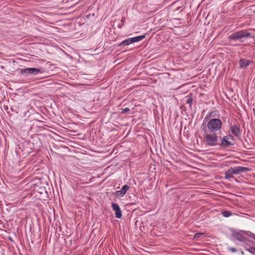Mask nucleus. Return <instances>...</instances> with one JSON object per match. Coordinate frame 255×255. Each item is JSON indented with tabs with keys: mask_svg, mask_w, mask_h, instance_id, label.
<instances>
[{
	"mask_svg": "<svg viewBox=\"0 0 255 255\" xmlns=\"http://www.w3.org/2000/svg\"><path fill=\"white\" fill-rule=\"evenodd\" d=\"M219 136L216 132L206 133L204 135L203 142L206 145L209 146H216L219 145Z\"/></svg>",
	"mask_w": 255,
	"mask_h": 255,
	"instance_id": "1",
	"label": "nucleus"
},
{
	"mask_svg": "<svg viewBox=\"0 0 255 255\" xmlns=\"http://www.w3.org/2000/svg\"><path fill=\"white\" fill-rule=\"evenodd\" d=\"M223 123L218 118H213L207 123V128L211 132H216L220 130L222 127Z\"/></svg>",
	"mask_w": 255,
	"mask_h": 255,
	"instance_id": "2",
	"label": "nucleus"
},
{
	"mask_svg": "<svg viewBox=\"0 0 255 255\" xmlns=\"http://www.w3.org/2000/svg\"><path fill=\"white\" fill-rule=\"evenodd\" d=\"M251 34L247 30L237 31L229 36V39L237 40L244 37H251Z\"/></svg>",
	"mask_w": 255,
	"mask_h": 255,
	"instance_id": "3",
	"label": "nucleus"
},
{
	"mask_svg": "<svg viewBox=\"0 0 255 255\" xmlns=\"http://www.w3.org/2000/svg\"><path fill=\"white\" fill-rule=\"evenodd\" d=\"M234 137L233 135L231 134L227 135L223 137L221 143H219V145L222 148H228L231 145H234V143L232 141V140H234Z\"/></svg>",
	"mask_w": 255,
	"mask_h": 255,
	"instance_id": "4",
	"label": "nucleus"
},
{
	"mask_svg": "<svg viewBox=\"0 0 255 255\" xmlns=\"http://www.w3.org/2000/svg\"><path fill=\"white\" fill-rule=\"evenodd\" d=\"M145 38V35H140L132 38L127 39L123 41L120 44V46H126L129 44L139 41Z\"/></svg>",
	"mask_w": 255,
	"mask_h": 255,
	"instance_id": "5",
	"label": "nucleus"
},
{
	"mask_svg": "<svg viewBox=\"0 0 255 255\" xmlns=\"http://www.w3.org/2000/svg\"><path fill=\"white\" fill-rule=\"evenodd\" d=\"M40 71V70L36 68H27L20 69L21 74H34L36 75Z\"/></svg>",
	"mask_w": 255,
	"mask_h": 255,
	"instance_id": "6",
	"label": "nucleus"
},
{
	"mask_svg": "<svg viewBox=\"0 0 255 255\" xmlns=\"http://www.w3.org/2000/svg\"><path fill=\"white\" fill-rule=\"evenodd\" d=\"M230 168L231 170L233 175L237 174L240 173L241 172H245L247 171H249L251 170L250 168H249L248 167H243V166H240L235 167V168L231 167Z\"/></svg>",
	"mask_w": 255,
	"mask_h": 255,
	"instance_id": "7",
	"label": "nucleus"
},
{
	"mask_svg": "<svg viewBox=\"0 0 255 255\" xmlns=\"http://www.w3.org/2000/svg\"><path fill=\"white\" fill-rule=\"evenodd\" d=\"M230 129L235 137H238L241 135V129L240 125H231Z\"/></svg>",
	"mask_w": 255,
	"mask_h": 255,
	"instance_id": "8",
	"label": "nucleus"
},
{
	"mask_svg": "<svg viewBox=\"0 0 255 255\" xmlns=\"http://www.w3.org/2000/svg\"><path fill=\"white\" fill-rule=\"evenodd\" d=\"M113 209L115 211V215L117 218H121L122 214L120 208L117 203H113L112 205Z\"/></svg>",
	"mask_w": 255,
	"mask_h": 255,
	"instance_id": "9",
	"label": "nucleus"
},
{
	"mask_svg": "<svg viewBox=\"0 0 255 255\" xmlns=\"http://www.w3.org/2000/svg\"><path fill=\"white\" fill-rule=\"evenodd\" d=\"M129 188V187L128 185H125L122 187V189L120 190L117 191L116 193V194L117 196H123L126 193V192L128 191Z\"/></svg>",
	"mask_w": 255,
	"mask_h": 255,
	"instance_id": "10",
	"label": "nucleus"
},
{
	"mask_svg": "<svg viewBox=\"0 0 255 255\" xmlns=\"http://www.w3.org/2000/svg\"><path fill=\"white\" fill-rule=\"evenodd\" d=\"M233 236L237 240L243 243L246 239V238L242 234L238 232H235L234 234H233Z\"/></svg>",
	"mask_w": 255,
	"mask_h": 255,
	"instance_id": "11",
	"label": "nucleus"
},
{
	"mask_svg": "<svg viewBox=\"0 0 255 255\" xmlns=\"http://www.w3.org/2000/svg\"><path fill=\"white\" fill-rule=\"evenodd\" d=\"M251 62V61L247 59H241L239 61V64L241 68H246Z\"/></svg>",
	"mask_w": 255,
	"mask_h": 255,
	"instance_id": "12",
	"label": "nucleus"
},
{
	"mask_svg": "<svg viewBox=\"0 0 255 255\" xmlns=\"http://www.w3.org/2000/svg\"><path fill=\"white\" fill-rule=\"evenodd\" d=\"M244 243L245 244V247L249 248V247H250L251 246H253L255 245V242H254V241H253L250 239H248L247 238L246 239V240L244 242Z\"/></svg>",
	"mask_w": 255,
	"mask_h": 255,
	"instance_id": "13",
	"label": "nucleus"
},
{
	"mask_svg": "<svg viewBox=\"0 0 255 255\" xmlns=\"http://www.w3.org/2000/svg\"><path fill=\"white\" fill-rule=\"evenodd\" d=\"M186 103L189 104V106L191 107L192 105V94L190 93L189 95L186 97Z\"/></svg>",
	"mask_w": 255,
	"mask_h": 255,
	"instance_id": "14",
	"label": "nucleus"
},
{
	"mask_svg": "<svg viewBox=\"0 0 255 255\" xmlns=\"http://www.w3.org/2000/svg\"><path fill=\"white\" fill-rule=\"evenodd\" d=\"M233 177V174L230 169H228L225 172V178L230 179Z\"/></svg>",
	"mask_w": 255,
	"mask_h": 255,
	"instance_id": "15",
	"label": "nucleus"
},
{
	"mask_svg": "<svg viewBox=\"0 0 255 255\" xmlns=\"http://www.w3.org/2000/svg\"><path fill=\"white\" fill-rule=\"evenodd\" d=\"M245 250L251 254L255 255V253L254 252V251H255V247H254V246H251L249 248L245 247Z\"/></svg>",
	"mask_w": 255,
	"mask_h": 255,
	"instance_id": "16",
	"label": "nucleus"
},
{
	"mask_svg": "<svg viewBox=\"0 0 255 255\" xmlns=\"http://www.w3.org/2000/svg\"><path fill=\"white\" fill-rule=\"evenodd\" d=\"M222 214L225 217H229L232 214V212L230 211H223Z\"/></svg>",
	"mask_w": 255,
	"mask_h": 255,
	"instance_id": "17",
	"label": "nucleus"
},
{
	"mask_svg": "<svg viewBox=\"0 0 255 255\" xmlns=\"http://www.w3.org/2000/svg\"><path fill=\"white\" fill-rule=\"evenodd\" d=\"M213 114H214L213 112H210L208 115H207L205 117L204 121H206V120H208L209 118H212V117H214L215 116L213 115Z\"/></svg>",
	"mask_w": 255,
	"mask_h": 255,
	"instance_id": "18",
	"label": "nucleus"
},
{
	"mask_svg": "<svg viewBox=\"0 0 255 255\" xmlns=\"http://www.w3.org/2000/svg\"><path fill=\"white\" fill-rule=\"evenodd\" d=\"M130 111L129 109L128 108H126L125 109H124L122 110V113L123 114H126L127 112H129Z\"/></svg>",
	"mask_w": 255,
	"mask_h": 255,
	"instance_id": "19",
	"label": "nucleus"
},
{
	"mask_svg": "<svg viewBox=\"0 0 255 255\" xmlns=\"http://www.w3.org/2000/svg\"><path fill=\"white\" fill-rule=\"evenodd\" d=\"M203 234V233H196L194 235V238H200Z\"/></svg>",
	"mask_w": 255,
	"mask_h": 255,
	"instance_id": "20",
	"label": "nucleus"
},
{
	"mask_svg": "<svg viewBox=\"0 0 255 255\" xmlns=\"http://www.w3.org/2000/svg\"><path fill=\"white\" fill-rule=\"evenodd\" d=\"M229 250L230 251H231V252H234V253H235V252H237V249H236V248H229Z\"/></svg>",
	"mask_w": 255,
	"mask_h": 255,
	"instance_id": "21",
	"label": "nucleus"
},
{
	"mask_svg": "<svg viewBox=\"0 0 255 255\" xmlns=\"http://www.w3.org/2000/svg\"><path fill=\"white\" fill-rule=\"evenodd\" d=\"M252 238L253 239L255 240V235L253 234V235H252Z\"/></svg>",
	"mask_w": 255,
	"mask_h": 255,
	"instance_id": "22",
	"label": "nucleus"
},
{
	"mask_svg": "<svg viewBox=\"0 0 255 255\" xmlns=\"http://www.w3.org/2000/svg\"><path fill=\"white\" fill-rule=\"evenodd\" d=\"M124 20H125V19H124V18H123L121 21H124Z\"/></svg>",
	"mask_w": 255,
	"mask_h": 255,
	"instance_id": "23",
	"label": "nucleus"
}]
</instances>
